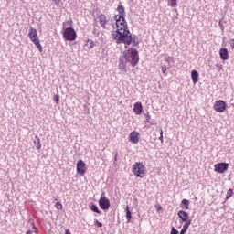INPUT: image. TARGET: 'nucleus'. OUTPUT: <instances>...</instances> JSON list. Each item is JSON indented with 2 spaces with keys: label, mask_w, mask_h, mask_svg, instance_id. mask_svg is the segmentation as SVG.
<instances>
[{
  "label": "nucleus",
  "mask_w": 234,
  "mask_h": 234,
  "mask_svg": "<svg viewBox=\"0 0 234 234\" xmlns=\"http://www.w3.org/2000/svg\"><path fill=\"white\" fill-rule=\"evenodd\" d=\"M227 107L226 101L219 100L215 102L214 111H216V112H224Z\"/></svg>",
  "instance_id": "8"
},
{
  "label": "nucleus",
  "mask_w": 234,
  "mask_h": 234,
  "mask_svg": "<svg viewBox=\"0 0 234 234\" xmlns=\"http://www.w3.org/2000/svg\"><path fill=\"white\" fill-rule=\"evenodd\" d=\"M53 100L56 103H59V97L58 95H54Z\"/></svg>",
  "instance_id": "33"
},
{
  "label": "nucleus",
  "mask_w": 234,
  "mask_h": 234,
  "mask_svg": "<svg viewBox=\"0 0 234 234\" xmlns=\"http://www.w3.org/2000/svg\"><path fill=\"white\" fill-rule=\"evenodd\" d=\"M190 226H191V219L188 221H185V224L183 225V228L181 230L187 233V229H189Z\"/></svg>",
  "instance_id": "21"
},
{
  "label": "nucleus",
  "mask_w": 234,
  "mask_h": 234,
  "mask_svg": "<svg viewBox=\"0 0 234 234\" xmlns=\"http://www.w3.org/2000/svg\"><path fill=\"white\" fill-rule=\"evenodd\" d=\"M161 70H162L163 74H165V72H167V68L165 67V65H163L161 67Z\"/></svg>",
  "instance_id": "32"
},
{
  "label": "nucleus",
  "mask_w": 234,
  "mask_h": 234,
  "mask_svg": "<svg viewBox=\"0 0 234 234\" xmlns=\"http://www.w3.org/2000/svg\"><path fill=\"white\" fill-rule=\"evenodd\" d=\"M170 234H179V232H178V230L176 229V228L172 227V228H171Z\"/></svg>",
  "instance_id": "28"
},
{
  "label": "nucleus",
  "mask_w": 234,
  "mask_h": 234,
  "mask_svg": "<svg viewBox=\"0 0 234 234\" xmlns=\"http://www.w3.org/2000/svg\"><path fill=\"white\" fill-rule=\"evenodd\" d=\"M63 32L62 36L65 41H76V37H78V33L72 27H65V23H63Z\"/></svg>",
  "instance_id": "4"
},
{
  "label": "nucleus",
  "mask_w": 234,
  "mask_h": 234,
  "mask_svg": "<svg viewBox=\"0 0 234 234\" xmlns=\"http://www.w3.org/2000/svg\"><path fill=\"white\" fill-rule=\"evenodd\" d=\"M186 232L185 230H180L179 234H186Z\"/></svg>",
  "instance_id": "38"
},
{
  "label": "nucleus",
  "mask_w": 234,
  "mask_h": 234,
  "mask_svg": "<svg viewBox=\"0 0 234 234\" xmlns=\"http://www.w3.org/2000/svg\"><path fill=\"white\" fill-rule=\"evenodd\" d=\"M133 112H135L137 116H140V114L144 112V106L142 105V102H135L133 104Z\"/></svg>",
  "instance_id": "14"
},
{
  "label": "nucleus",
  "mask_w": 234,
  "mask_h": 234,
  "mask_svg": "<svg viewBox=\"0 0 234 234\" xmlns=\"http://www.w3.org/2000/svg\"><path fill=\"white\" fill-rule=\"evenodd\" d=\"M168 6H171L172 8H176V0H168Z\"/></svg>",
  "instance_id": "25"
},
{
  "label": "nucleus",
  "mask_w": 234,
  "mask_h": 234,
  "mask_svg": "<svg viewBox=\"0 0 234 234\" xmlns=\"http://www.w3.org/2000/svg\"><path fill=\"white\" fill-rule=\"evenodd\" d=\"M28 37L33 43L39 40V37H37V30L32 27L29 28Z\"/></svg>",
  "instance_id": "10"
},
{
  "label": "nucleus",
  "mask_w": 234,
  "mask_h": 234,
  "mask_svg": "<svg viewBox=\"0 0 234 234\" xmlns=\"http://www.w3.org/2000/svg\"><path fill=\"white\" fill-rule=\"evenodd\" d=\"M94 224L98 228H103V223L100 222L98 219H95Z\"/></svg>",
  "instance_id": "27"
},
{
  "label": "nucleus",
  "mask_w": 234,
  "mask_h": 234,
  "mask_svg": "<svg viewBox=\"0 0 234 234\" xmlns=\"http://www.w3.org/2000/svg\"><path fill=\"white\" fill-rule=\"evenodd\" d=\"M36 140L34 141L35 147L39 150L41 149V139L37 137V135L35 136Z\"/></svg>",
  "instance_id": "19"
},
{
  "label": "nucleus",
  "mask_w": 234,
  "mask_h": 234,
  "mask_svg": "<svg viewBox=\"0 0 234 234\" xmlns=\"http://www.w3.org/2000/svg\"><path fill=\"white\" fill-rule=\"evenodd\" d=\"M125 211H126L127 222H131V219L133 218V214L131 213V209L129 208V206L126 207Z\"/></svg>",
  "instance_id": "18"
},
{
  "label": "nucleus",
  "mask_w": 234,
  "mask_h": 234,
  "mask_svg": "<svg viewBox=\"0 0 234 234\" xmlns=\"http://www.w3.org/2000/svg\"><path fill=\"white\" fill-rule=\"evenodd\" d=\"M159 140H160L161 142H164V131H163L162 129L160 130Z\"/></svg>",
  "instance_id": "30"
},
{
  "label": "nucleus",
  "mask_w": 234,
  "mask_h": 234,
  "mask_svg": "<svg viewBox=\"0 0 234 234\" xmlns=\"http://www.w3.org/2000/svg\"><path fill=\"white\" fill-rule=\"evenodd\" d=\"M77 173L80 175V176H84L85 173H87V165L83 160H79L77 162Z\"/></svg>",
  "instance_id": "7"
},
{
  "label": "nucleus",
  "mask_w": 234,
  "mask_h": 234,
  "mask_svg": "<svg viewBox=\"0 0 234 234\" xmlns=\"http://www.w3.org/2000/svg\"><path fill=\"white\" fill-rule=\"evenodd\" d=\"M114 162H118V152L115 153V155H114Z\"/></svg>",
  "instance_id": "36"
},
{
  "label": "nucleus",
  "mask_w": 234,
  "mask_h": 234,
  "mask_svg": "<svg viewBox=\"0 0 234 234\" xmlns=\"http://www.w3.org/2000/svg\"><path fill=\"white\" fill-rule=\"evenodd\" d=\"M99 206L103 211H107L109 207H111V201L105 197L104 192L101 194V197L99 199Z\"/></svg>",
  "instance_id": "6"
},
{
  "label": "nucleus",
  "mask_w": 234,
  "mask_h": 234,
  "mask_svg": "<svg viewBox=\"0 0 234 234\" xmlns=\"http://www.w3.org/2000/svg\"><path fill=\"white\" fill-rule=\"evenodd\" d=\"M52 1L58 2V1H59V0H52Z\"/></svg>",
  "instance_id": "40"
},
{
  "label": "nucleus",
  "mask_w": 234,
  "mask_h": 234,
  "mask_svg": "<svg viewBox=\"0 0 234 234\" xmlns=\"http://www.w3.org/2000/svg\"><path fill=\"white\" fill-rule=\"evenodd\" d=\"M198 71L195 69L191 71V78L194 85H196V83H198Z\"/></svg>",
  "instance_id": "16"
},
{
  "label": "nucleus",
  "mask_w": 234,
  "mask_h": 234,
  "mask_svg": "<svg viewBox=\"0 0 234 234\" xmlns=\"http://www.w3.org/2000/svg\"><path fill=\"white\" fill-rule=\"evenodd\" d=\"M145 116V122L149 123V122H151V115L149 114V112L144 114Z\"/></svg>",
  "instance_id": "26"
},
{
  "label": "nucleus",
  "mask_w": 234,
  "mask_h": 234,
  "mask_svg": "<svg viewBox=\"0 0 234 234\" xmlns=\"http://www.w3.org/2000/svg\"><path fill=\"white\" fill-rule=\"evenodd\" d=\"M117 12L119 15L113 16L115 19L116 30H129L127 20H125V8L122 5H118Z\"/></svg>",
  "instance_id": "3"
},
{
  "label": "nucleus",
  "mask_w": 234,
  "mask_h": 234,
  "mask_svg": "<svg viewBox=\"0 0 234 234\" xmlns=\"http://www.w3.org/2000/svg\"><path fill=\"white\" fill-rule=\"evenodd\" d=\"M33 43L37 47V48H38L39 52H43V47L41 46V43L39 42V40H36Z\"/></svg>",
  "instance_id": "23"
},
{
  "label": "nucleus",
  "mask_w": 234,
  "mask_h": 234,
  "mask_svg": "<svg viewBox=\"0 0 234 234\" xmlns=\"http://www.w3.org/2000/svg\"><path fill=\"white\" fill-rule=\"evenodd\" d=\"M88 43H90L89 48H94V41L89 40Z\"/></svg>",
  "instance_id": "34"
},
{
  "label": "nucleus",
  "mask_w": 234,
  "mask_h": 234,
  "mask_svg": "<svg viewBox=\"0 0 234 234\" xmlns=\"http://www.w3.org/2000/svg\"><path fill=\"white\" fill-rule=\"evenodd\" d=\"M181 204L184 206V209H189V204H191V202L187 199H182Z\"/></svg>",
  "instance_id": "22"
},
{
  "label": "nucleus",
  "mask_w": 234,
  "mask_h": 234,
  "mask_svg": "<svg viewBox=\"0 0 234 234\" xmlns=\"http://www.w3.org/2000/svg\"><path fill=\"white\" fill-rule=\"evenodd\" d=\"M219 58L223 60V61H228L229 58V53L228 52V48H221L219 49Z\"/></svg>",
  "instance_id": "13"
},
{
  "label": "nucleus",
  "mask_w": 234,
  "mask_h": 234,
  "mask_svg": "<svg viewBox=\"0 0 234 234\" xmlns=\"http://www.w3.org/2000/svg\"><path fill=\"white\" fill-rule=\"evenodd\" d=\"M130 142H132V144H138V142H140V133L136 131L131 132Z\"/></svg>",
  "instance_id": "12"
},
{
  "label": "nucleus",
  "mask_w": 234,
  "mask_h": 234,
  "mask_svg": "<svg viewBox=\"0 0 234 234\" xmlns=\"http://www.w3.org/2000/svg\"><path fill=\"white\" fill-rule=\"evenodd\" d=\"M233 197V189L229 188L226 194V200H229V197Z\"/></svg>",
  "instance_id": "24"
},
{
  "label": "nucleus",
  "mask_w": 234,
  "mask_h": 234,
  "mask_svg": "<svg viewBox=\"0 0 234 234\" xmlns=\"http://www.w3.org/2000/svg\"><path fill=\"white\" fill-rule=\"evenodd\" d=\"M177 216L180 218V219L183 222H188L189 220H191V219H189V214L186 211L179 210L177 212Z\"/></svg>",
  "instance_id": "15"
},
{
  "label": "nucleus",
  "mask_w": 234,
  "mask_h": 234,
  "mask_svg": "<svg viewBox=\"0 0 234 234\" xmlns=\"http://www.w3.org/2000/svg\"><path fill=\"white\" fill-rule=\"evenodd\" d=\"M132 171L137 178L145 176V165L142 162H136L132 166Z\"/></svg>",
  "instance_id": "5"
},
{
  "label": "nucleus",
  "mask_w": 234,
  "mask_h": 234,
  "mask_svg": "<svg viewBox=\"0 0 234 234\" xmlns=\"http://www.w3.org/2000/svg\"><path fill=\"white\" fill-rule=\"evenodd\" d=\"M112 36L118 45L123 43L124 45H132L133 47H138L140 41L136 39V35L131 34L129 29L115 30L112 33Z\"/></svg>",
  "instance_id": "2"
},
{
  "label": "nucleus",
  "mask_w": 234,
  "mask_h": 234,
  "mask_svg": "<svg viewBox=\"0 0 234 234\" xmlns=\"http://www.w3.org/2000/svg\"><path fill=\"white\" fill-rule=\"evenodd\" d=\"M68 25H72V21H68Z\"/></svg>",
  "instance_id": "39"
},
{
  "label": "nucleus",
  "mask_w": 234,
  "mask_h": 234,
  "mask_svg": "<svg viewBox=\"0 0 234 234\" xmlns=\"http://www.w3.org/2000/svg\"><path fill=\"white\" fill-rule=\"evenodd\" d=\"M56 207H57V209H63V205H61V203H59V202H57Z\"/></svg>",
  "instance_id": "31"
},
{
  "label": "nucleus",
  "mask_w": 234,
  "mask_h": 234,
  "mask_svg": "<svg viewBox=\"0 0 234 234\" xmlns=\"http://www.w3.org/2000/svg\"><path fill=\"white\" fill-rule=\"evenodd\" d=\"M65 234H72V233H70V230H69V229H66V230H65Z\"/></svg>",
  "instance_id": "37"
},
{
  "label": "nucleus",
  "mask_w": 234,
  "mask_h": 234,
  "mask_svg": "<svg viewBox=\"0 0 234 234\" xmlns=\"http://www.w3.org/2000/svg\"><path fill=\"white\" fill-rule=\"evenodd\" d=\"M90 209H91L93 213H98V215H101V211L100 210V208H98V206H96V204L94 203L90 204Z\"/></svg>",
  "instance_id": "17"
},
{
  "label": "nucleus",
  "mask_w": 234,
  "mask_h": 234,
  "mask_svg": "<svg viewBox=\"0 0 234 234\" xmlns=\"http://www.w3.org/2000/svg\"><path fill=\"white\" fill-rule=\"evenodd\" d=\"M190 226H191V219L188 221H185V224L183 225V228L181 230L187 233V229H189Z\"/></svg>",
  "instance_id": "20"
},
{
  "label": "nucleus",
  "mask_w": 234,
  "mask_h": 234,
  "mask_svg": "<svg viewBox=\"0 0 234 234\" xmlns=\"http://www.w3.org/2000/svg\"><path fill=\"white\" fill-rule=\"evenodd\" d=\"M218 25H219V28H220L221 32H224V25L222 24V21H219Z\"/></svg>",
  "instance_id": "35"
},
{
  "label": "nucleus",
  "mask_w": 234,
  "mask_h": 234,
  "mask_svg": "<svg viewBox=\"0 0 234 234\" xmlns=\"http://www.w3.org/2000/svg\"><path fill=\"white\" fill-rule=\"evenodd\" d=\"M99 23L101 27L104 29L107 30V25L109 24V21L107 20V16L105 15L101 14L98 16Z\"/></svg>",
  "instance_id": "11"
},
{
  "label": "nucleus",
  "mask_w": 234,
  "mask_h": 234,
  "mask_svg": "<svg viewBox=\"0 0 234 234\" xmlns=\"http://www.w3.org/2000/svg\"><path fill=\"white\" fill-rule=\"evenodd\" d=\"M139 61L140 55H138V49L130 48L119 58V70L121 72H127L126 67L128 63L131 67H136Z\"/></svg>",
  "instance_id": "1"
},
{
  "label": "nucleus",
  "mask_w": 234,
  "mask_h": 234,
  "mask_svg": "<svg viewBox=\"0 0 234 234\" xmlns=\"http://www.w3.org/2000/svg\"><path fill=\"white\" fill-rule=\"evenodd\" d=\"M228 167H229L228 163H218L214 165V171L219 174L226 173Z\"/></svg>",
  "instance_id": "9"
},
{
  "label": "nucleus",
  "mask_w": 234,
  "mask_h": 234,
  "mask_svg": "<svg viewBox=\"0 0 234 234\" xmlns=\"http://www.w3.org/2000/svg\"><path fill=\"white\" fill-rule=\"evenodd\" d=\"M165 61L166 63H168V65H171V63H174L173 57H167Z\"/></svg>",
  "instance_id": "29"
}]
</instances>
